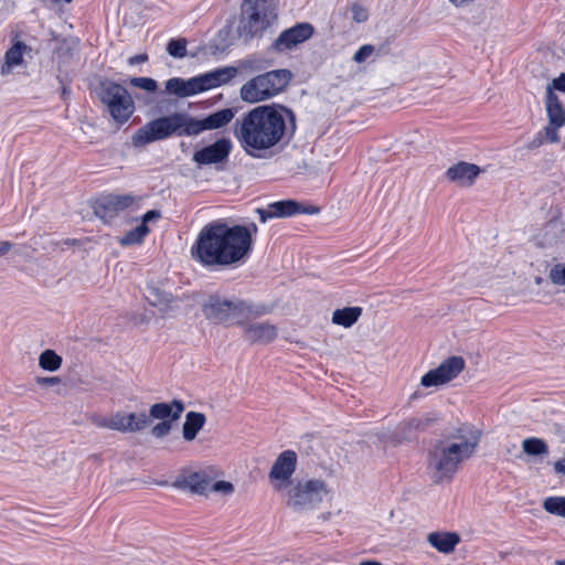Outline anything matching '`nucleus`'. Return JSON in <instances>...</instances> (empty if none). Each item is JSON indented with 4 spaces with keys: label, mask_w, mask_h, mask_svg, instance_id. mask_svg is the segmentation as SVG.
Returning a JSON list of instances; mask_svg holds the SVG:
<instances>
[{
    "label": "nucleus",
    "mask_w": 565,
    "mask_h": 565,
    "mask_svg": "<svg viewBox=\"0 0 565 565\" xmlns=\"http://www.w3.org/2000/svg\"><path fill=\"white\" fill-rule=\"evenodd\" d=\"M295 115L281 105H260L234 122L233 135L242 150L253 159H270L289 141Z\"/></svg>",
    "instance_id": "f257e3e1"
},
{
    "label": "nucleus",
    "mask_w": 565,
    "mask_h": 565,
    "mask_svg": "<svg viewBox=\"0 0 565 565\" xmlns=\"http://www.w3.org/2000/svg\"><path fill=\"white\" fill-rule=\"evenodd\" d=\"M257 226L231 225L224 220L205 224L191 247L193 259L205 267H235L252 252Z\"/></svg>",
    "instance_id": "f03ea898"
},
{
    "label": "nucleus",
    "mask_w": 565,
    "mask_h": 565,
    "mask_svg": "<svg viewBox=\"0 0 565 565\" xmlns=\"http://www.w3.org/2000/svg\"><path fill=\"white\" fill-rule=\"evenodd\" d=\"M481 431L465 424L437 440L428 450L426 470L434 484L450 482L462 462L475 456Z\"/></svg>",
    "instance_id": "7ed1b4c3"
},
{
    "label": "nucleus",
    "mask_w": 565,
    "mask_h": 565,
    "mask_svg": "<svg viewBox=\"0 0 565 565\" xmlns=\"http://www.w3.org/2000/svg\"><path fill=\"white\" fill-rule=\"evenodd\" d=\"M233 118L234 111L231 108L217 110L203 119L193 118L186 113H173L143 125L134 134L131 142L134 147L140 148L148 143L167 139L173 135L198 136L205 130L223 128L228 125Z\"/></svg>",
    "instance_id": "20e7f679"
},
{
    "label": "nucleus",
    "mask_w": 565,
    "mask_h": 565,
    "mask_svg": "<svg viewBox=\"0 0 565 565\" xmlns=\"http://www.w3.org/2000/svg\"><path fill=\"white\" fill-rule=\"evenodd\" d=\"M204 317L214 323L233 324L244 323L245 320L257 318L264 313L252 305L238 300L228 299L218 294L210 295L202 305Z\"/></svg>",
    "instance_id": "39448f33"
},
{
    "label": "nucleus",
    "mask_w": 565,
    "mask_h": 565,
    "mask_svg": "<svg viewBox=\"0 0 565 565\" xmlns=\"http://www.w3.org/2000/svg\"><path fill=\"white\" fill-rule=\"evenodd\" d=\"M330 495L328 483L319 478H301L281 493L286 507L295 512L317 510Z\"/></svg>",
    "instance_id": "423d86ee"
},
{
    "label": "nucleus",
    "mask_w": 565,
    "mask_h": 565,
    "mask_svg": "<svg viewBox=\"0 0 565 565\" xmlns=\"http://www.w3.org/2000/svg\"><path fill=\"white\" fill-rule=\"evenodd\" d=\"M237 67L225 66L189 79L172 77L166 82V92L179 98L196 95L230 83L237 75Z\"/></svg>",
    "instance_id": "0eeeda50"
},
{
    "label": "nucleus",
    "mask_w": 565,
    "mask_h": 565,
    "mask_svg": "<svg viewBox=\"0 0 565 565\" xmlns=\"http://www.w3.org/2000/svg\"><path fill=\"white\" fill-rule=\"evenodd\" d=\"M292 78L288 70H275L247 81L239 90L242 100L255 104L269 99L284 90Z\"/></svg>",
    "instance_id": "6e6552de"
},
{
    "label": "nucleus",
    "mask_w": 565,
    "mask_h": 565,
    "mask_svg": "<svg viewBox=\"0 0 565 565\" xmlns=\"http://www.w3.org/2000/svg\"><path fill=\"white\" fill-rule=\"evenodd\" d=\"M278 0H244L238 35L245 42L262 33L276 19Z\"/></svg>",
    "instance_id": "1a4fd4ad"
},
{
    "label": "nucleus",
    "mask_w": 565,
    "mask_h": 565,
    "mask_svg": "<svg viewBox=\"0 0 565 565\" xmlns=\"http://www.w3.org/2000/svg\"><path fill=\"white\" fill-rule=\"evenodd\" d=\"M96 94L116 122L125 124L132 116L134 99L120 84L109 79L102 81L96 88Z\"/></svg>",
    "instance_id": "9d476101"
},
{
    "label": "nucleus",
    "mask_w": 565,
    "mask_h": 565,
    "mask_svg": "<svg viewBox=\"0 0 565 565\" xmlns=\"http://www.w3.org/2000/svg\"><path fill=\"white\" fill-rule=\"evenodd\" d=\"M297 454L290 449L278 455L268 473L274 491L281 494L294 483L291 478L297 469Z\"/></svg>",
    "instance_id": "9b49d317"
},
{
    "label": "nucleus",
    "mask_w": 565,
    "mask_h": 565,
    "mask_svg": "<svg viewBox=\"0 0 565 565\" xmlns=\"http://www.w3.org/2000/svg\"><path fill=\"white\" fill-rule=\"evenodd\" d=\"M547 124L544 134L551 143L559 142V129L565 126V108L556 93L545 92L544 98Z\"/></svg>",
    "instance_id": "f8f14e48"
},
{
    "label": "nucleus",
    "mask_w": 565,
    "mask_h": 565,
    "mask_svg": "<svg viewBox=\"0 0 565 565\" xmlns=\"http://www.w3.org/2000/svg\"><path fill=\"white\" fill-rule=\"evenodd\" d=\"M466 362L461 356H450L443 361L439 366L430 370L420 379L424 387L439 386L457 377L465 369Z\"/></svg>",
    "instance_id": "ddd939ff"
},
{
    "label": "nucleus",
    "mask_w": 565,
    "mask_h": 565,
    "mask_svg": "<svg viewBox=\"0 0 565 565\" xmlns=\"http://www.w3.org/2000/svg\"><path fill=\"white\" fill-rule=\"evenodd\" d=\"M136 198L131 194H109L98 199L94 205V213L105 223L110 222L120 213L135 204Z\"/></svg>",
    "instance_id": "4468645a"
},
{
    "label": "nucleus",
    "mask_w": 565,
    "mask_h": 565,
    "mask_svg": "<svg viewBox=\"0 0 565 565\" xmlns=\"http://www.w3.org/2000/svg\"><path fill=\"white\" fill-rule=\"evenodd\" d=\"M319 209L305 205L294 200H284L268 204L265 209H257L262 222L273 217H289L296 214H317Z\"/></svg>",
    "instance_id": "2eb2a0df"
},
{
    "label": "nucleus",
    "mask_w": 565,
    "mask_h": 565,
    "mask_svg": "<svg viewBox=\"0 0 565 565\" xmlns=\"http://www.w3.org/2000/svg\"><path fill=\"white\" fill-rule=\"evenodd\" d=\"M313 31L315 29L310 23H298L282 31L274 42V47L279 52L290 50L310 39Z\"/></svg>",
    "instance_id": "dca6fc26"
},
{
    "label": "nucleus",
    "mask_w": 565,
    "mask_h": 565,
    "mask_svg": "<svg viewBox=\"0 0 565 565\" xmlns=\"http://www.w3.org/2000/svg\"><path fill=\"white\" fill-rule=\"evenodd\" d=\"M233 143L228 138H222L204 147L193 154V161L200 166L218 163L226 160L232 151Z\"/></svg>",
    "instance_id": "f3484780"
},
{
    "label": "nucleus",
    "mask_w": 565,
    "mask_h": 565,
    "mask_svg": "<svg viewBox=\"0 0 565 565\" xmlns=\"http://www.w3.org/2000/svg\"><path fill=\"white\" fill-rule=\"evenodd\" d=\"M482 172L481 168L475 163L459 161L450 166L446 172V178L459 186H471L479 174Z\"/></svg>",
    "instance_id": "a211bd4d"
},
{
    "label": "nucleus",
    "mask_w": 565,
    "mask_h": 565,
    "mask_svg": "<svg viewBox=\"0 0 565 565\" xmlns=\"http://www.w3.org/2000/svg\"><path fill=\"white\" fill-rule=\"evenodd\" d=\"M31 47L22 41H15L4 53L0 66V75L8 76L14 68L25 66L24 55L31 52Z\"/></svg>",
    "instance_id": "6ab92c4d"
},
{
    "label": "nucleus",
    "mask_w": 565,
    "mask_h": 565,
    "mask_svg": "<svg viewBox=\"0 0 565 565\" xmlns=\"http://www.w3.org/2000/svg\"><path fill=\"white\" fill-rule=\"evenodd\" d=\"M278 329L269 322L250 323L244 327V339L252 344H267L276 340Z\"/></svg>",
    "instance_id": "aec40b11"
},
{
    "label": "nucleus",
    "mask_w": 565,
    "mask_h": 565,
    "mask_svg": "<svg viewBox=\"0 0 565 565\" xmlns=\"http://www.w3.org/2000/svg\"><path fill=\"white\" fill-rule=\"evenodd\" d=\"M116 430L120 433L141 431L150 425L149 416L145 413H115Z\"/></svg>",
    "instance_id": "412c9836"
},
{
    "label": "nucleus",
    "mask_w": 565,
    "mask_h": 565,
    "mask_svg": "<svg viewBox=\"0 0 565 565\" xmlns=\"http://www.w3.org/2000/svg\"><path fill=\"white\" fill-rule=\"evenodd\" d=\"M211 479L204 471L183 473L173 482V487L192 493L204 494L210 489Z\"/></svg>",
    "instance_id": "4be33fe9"
},
{
    "label": "nucleus",
    "mask_w": 565,
    "mask_h": 565,
    "mask_svg": "<svg viewBox=\"0 0 565 565\" xmlns=\"http://www.w3.org/2000/svg\"><path fill=\"white\" fill-rule=\"evenodd\" d=\"M184 411V405L181 401L173 399L171 403H156L150 406L149 419L154 418L160 422L171 420L175 422L180 418Z\"/></svg>",
    "instance_id": "5701e85b"
},
{
    "label": "nucleus",
    "mask_w": 565,
    "mask_h": 565,
    "mask_svg": "<svg viewBox=\"0 0 565 565\" xmlns=\"http://www.w3.org/2000/svg\"><path fill=\"white\" fill-rule=\"evenodd\" d=\"M431 547L443 554H451L460 543V535L456 532L436 531L427 535Z\"/></svg>",
    "instance_id": "b1692460"
},
{
    "label": "nucleus",
    "mask_w": 565,
    "mask_h": 565,
    "mask_svg": "<svg viewBox=\"0 0 565 565\" xmlns=\"http://www.w3.org/2000/svg\"><path fill=\"white\" fill-rule=\"evenodd\" d=\"M206 417L203 413L189 412L182 426V436L186 441L195 439L198 433L205 425Z\"/></svg>",
    "instance_id": "393cba45"
},
{
    "label": "nucleus",
    "mask_w": 565,
    "mask_h": 565,
    "mask_svg": "<svg viewBox=\"0 0 565 565\" xmlns=\"http://www.w3.org/2000/svg\"><path fill=\"white\" fill-rule=\"evenodd\" d=\"M361 315V307H345L343 309L334 310L332 313L331 321L337 326L350 328L359 320Z\"/></svg>",
    "instance_id": "a878e982"
},
{
    "label": "nucleus",
    "mask_w": 565,
    "mask_h": 565,
    "mask_svg": "<svg viewBox=\"0 0 565 565\" xmlns=\"http://www.w3.org/2000/svg\"><path fill=\"white\" fill-rule=\"evenodd\" d=\"M39 365L45 371L55 372L62 365V358L54 350L46 349L39 356Z\"/></svg>",
    "instance_id": "bb28decb"
},
{
    "label": "nucleus",
    "mask_w": 565,
    "mask_h": 565,
    "mask_svg": "<svg viewBox=\"0 0 565 565\" xmlns=\"http://www.w3.org/2000/svg\"><path fill=\"white\" fill-rule=\"evenodd\" d=\"M148 233V225L140 224L137 227L128 231L124 236L119 238L118 242L122 246L140 244Z\"/></svg>",
    "instance_id": "cd10ccee"
},
{
    "label": "nucleus",
    "mask_w": 565,
    "mask_h": 565,
    "mask_svg": "<svg viewBox=\"0 0 565 565\" xmlns=\"http://www.w3.org/2000/svg\"><path fill=\"white\" fill-rule=\"evenodd\" d=\"M542 507L547 513L565 519V497H547L543 500Z\"/></svg>",
    "instance_id": "c85d7f7f"
},
{
    "label": "nucleus",
    "mask_w": 565,
    "mask_h": 565,
    "mask_svg": "<svg viewBox=\"0 0 565 565\" xmlns=\"http://www.w3.org/2000/svg\"><path fill=\"white\" fill-rule=\"evenodd\" d=\"M523 451L530 456H540L546 455L548 452V447L546 443L536 437L526 438L522 443Z\"/></svg>",
    "instance_id": "c756f323"
},
{
    "label": "nucleus",
    "mask_w": 565,
    "mask_h": 565,
    "mask_svg": "<svg viewBox=\"0 0 565 565\" xmlns=\"http://www.w3.org/2000/svg\"><path fill=\"white\" fill-rule=\"evenodd\" d=\"M147 299L151 306L168 307L172 297L170 294L161 291L158 288H150L147 294Z\"/></svg>",
    "instance_id": "7c9ffc66"
},
{
    "label": "nucleus",
    "mask_w": 565,
    "mask_h": 565,
    "mask_svg": "<svg viewBox=\"0 0 565 565\" xmlns=\"http://www.w3.org/2000/svg\"><path fill=\"white\" fill-rule=\"evenodd\" d=\"M266 63L263 58L257 57L255 55L248 56L245 60L239 62V68L242 71L253 73V72H259L264 68H266Z\"/></svg>",
    "instance_id": "2f4dec72"
},
{
    "label": "nucleus",
    "mask_w": 565,
    "mask_h": 565,
    "mask_svg": "<svg viewBox=\"0 0 565 565\" xmlns=\"http://www.w3.org/2000/svg\"><path fill=\"white\" fill-rule=\"evenodd\" d=\"M168 53L178 58L186 55V41L185 39L171 40L167 45Z\"/></svg>",
    "instance_id": "473e14b6"
},
{
    "label": "nucleus",
    "mask_w": 565,
    "mask_h": 565,
    "mask_svg": "<svg viewBox=\"0 0 565 565\" xmlns=\"http://www.w3.org/2000/svg\"><path fill=\"white\" fill-rule=\"evenodd\" d=\"M130 85L149 93H153L158 88V84L153 78L150 77H132L129 81Z\"/></svg>",
    "instance_id": "72a5a7b5"
},
{
    "label": "nucleus",
    "mask_w": 565,
    "mask_h": 565,
    "mask_svg": "<svg viewBox=\"0 0 565 565\" xmlns=\"http://www.w3.org/2000/svg\"><path fill=\"white\" fill-rule=\"evenodd\" d=\"M550 280L557 286H565V262L555 264L548 273Z\"/></svg>",
    "instance_id": "f704fd0d"
},
{
    "label": "nucleus",
    "mask_w": 565,
    "mask_h": 565,
    "mask_svg": "<svg viewBox=\"0 0 565 565\" xmlns=\"http://www.w3.org/2000/svg\"><path fill=\"white\" fill-rule=\"evenodd\" d=\"M89 420L99 428L116 430L115 414L109 417L94 414L89 417Z\"/></svg>",
    "instance_id": "c9c22d12"
},
{
    "label": "nucleus",
    "mask_w": 565,
    "mask_h": 565,
    "mask_svg": "<svg viewBox=\"0 0 565 565\" xmlns=\"http://www.w3.org/2000/svg\"><path fill=\"white\" fill-rule=\"evenodd\" d=\"M172 429L171 420L159 422L151 428V435L156 438H162L170 434Z\"/></svg>",
    "instance_id": "e433bc0d"
},
{
    "label": "nucleus",
    "mask_w": 565,
    "mask_h": 565,
    "mask_svg": "<svg viewBox=\"0 0 565 565\" xmlns=\"http://www.w3.org/2000/svg\"><path fill=\"white\" fill-rule=\"evenodd\" d=\"M375 47L373 45L364 44L354 53L353 61L359 64L363 63L373 55Z\"/></svg>",
    "instance_id": "4c0bfd02"
},
{
    "label": "nucleus",
    "mask_w": 565,
    "mask_h": 565,
    "mask_svg": "<svg viewBox=\"0 0 565 565\" xmlns=\"http://www.w3.org/2000/svg\"><path fill=\"white\" fill-rule=\"evenodd\" d=\"M351 13H352V19L356 22V23H362V22H365L369 18V12L367 10L359 4V3H353L351 6Z\"/></svg>",
    "instance_id": "58836bf2"
},
{
    "label": "nucleus",
    "mask_w": 565,
    "mask_h": 565,
    "mask_svg": "<svg viewBox=\"0 0 565 565\" xmlns=\"http://www.w3.org/2000/svg\"><path fill=\"white\" fill-rule=\"evenodd\" d=\"M548 90L552 93L558 90L565 94V72L562 73L558 77L553 78L552 82L546 85L545 92Z\"/></svg>",
    "instance_id": "ea45409f"
},
{
    "label": "nucleus",
    "mask_w": 565,
    "mask_h": 565,
    "mask_svg": "<svg viewBox=\"0 0 565 565\" xmlns=\"http://www.w3.org/2000/svg\"><path fill=\"white\" fill-rule=\"evenodd\" d=\"M211 490L214 492H220L225 495H230L234 492V486L233 483L228 481H216L211 486Z\"/></svg>",
    "instance_id": "a19ab883"
},
{
    "label": "nucleus",
    "mask_w": 565,
    "mask_h": 565,
    "mask_svg": "<svg viewBox=\"0 0 565 565\" xmlns=\"http://www.w3.org/2000/svg\"><path fill=\"white\" fill-rule=\"evenodd\" d=\"M544 143H551L547 139L546 135L544 134V128L536 134V136L531 141L530 147L531 148H539Z\"/></svg>",
    "instance_id": "79ce46f5"
},
{
    "label": "nucleus",
    "mask_w": 565,
    "mask_h": 565,
    "mask_svg": "<svg viewBox=\"0 0 565 565\" xmlns=\"http://www.w3.org/2000/svg\"><path fill=\"white\" fill-rule=\"evenodd\" d=\"M428 419L423 420L422 418H412L408 422H406V425L411 429L422 430L428 425Z\"/></svg>",
    "instance_id": "37998d69"
},
{
    "label": "nucleus",
    "mask_w": 565,
    "mask_h": 565,
    "mask_svg": "<svg viewBox=\"0 0 565 565\" xmlns=\"http://www.w3.org/2000/svg\"><path fill=\"white\" fill-rule=\"evenodd\" d=\"M161 217V212L158 210H150L147 213H145L141 217L142 223L147 225L149 222L157 221Z\"/></svg>",
    "instance_id": "c03bdc74"
},
{
    "label": "nucleus",
    "mask_w": 565,
    "mask_h": 565,
    "mask_svg": "<svg viewBox=\"0 0 565 565\" xmlns=\"http://www.w3.org/2000/svg\"><path fill=\"white\" fill-rule=\"evenodd\" d=\"M36 383L43 386L56 385L60 383V379L56 376L52 377H38Z\"/></svg>",
    "instance_id": "a18cd8bd"
},
{
    "label": "nucleus",
    "mask_w": 565,
    "mask_h": 565,
    "mask_svg": "<svg viewBox=\"0 0 565 565\" xmlns=\"http://www.w3.org/2000/svg\"><path fill=\"white\" fill-rule=\"evenodd\" d=\"M147 60H148V55L147 54H138V55H134V56L129 57L128 63L130 65H136V64L143 63Z\"/></svg>",
    "instance_id": "49530a36"
},
{
    "label": "nucleus",
    "mask_w": 565,
    "mask_h": 565,
    "mask_svg": "<svg viewBox=\"0 0 565 565\" xmlns=\"http://www.w3.org/2000/svg\"><path fill=\"white\" fill-rule=\"evenodd\" d=\"M554 470L557 475L565 476V458L559 459L554 463Z\"/></svg>",
    "instance_id": "de8ad7c7"
},
{
    "label": "nucleus",
    "mask_w": 565,
    "mask_h": 565,
    "mask_svg": "<svg viewBox=\"0 0 565 565\" xmlns=\"http://www.w3.org/2000/svg\"><path fill=\"white\" fill-rule=\"evenodd\" d=\"M11 249V244L9 242H0V256H3Z\"/></svg>",
    "instance_id": "09e8293b"
},
{
    "label": "nucleus",
    "mask_w": 565,
    "mask_h": 565,
    "mask_svg": "<svg viewBox=\"0 0 565 565\" xmlns=\"http://www.w3.org/2000/svg\"><path fill=\"white\" fill-rule=\"evenodd\" d=\"M455 7L460 8L471 3L473 0H449Z\"/></svg>",
    "instance_id": "8fccbe9b"
},
{
    "label": "nucleus",
    "mask_w": 565,
    "mask_h": 565,
    "mask_svg": "<svg viewBox=\"0 0 565 565\" xmlns=\"http://www.w3.org/2000/svg\"><path fill=\"white\" fill-rule=\"evenodd\" d=\"M359 565H383V564H381L380 562H376V561H364V562H361Z\"/></svg>",
    "instance_id": "3c124183"
},
{
    "label": "nucleus",
    "mask_w": 565,
    "mask_h": 565,
    "mask_svg": "<svg viewBox=\"0 0 565 565\" xmlns=\"http://www.w3.org/2000/svg\"><path fill=\"white\" fill-rule=\"evenodd\" d=\"M63 244L66 246H71V245L77 244V241L67 238V239L63 241Z\"/></svg>",
    "instance_id": "603ef678"
},
{
    "label": "nucleus",
    "mask_w": 565,
    "mask_h": 565,
    "mask_svg": "<svg viewBox=\"0 0 565 565\" xmlns=\"http://www.w3.org/2000/svg\"><path fill=\"white\" fill-rule=\"evenodd\" d=\"M554 565H565V559H556Z\"/></svg>",
    "instance_id": "864d4df0"
},
{
    "label": "nucleus",
    "mask_w": 565,
    "mask_h": 565,
    "mask_svg": "<svg viewBox=\"0 0 565 565\" xmlns=\"http://www.w3.org/2000/svg\"><path fill=\"white\" fill-rule=\"evenodd\" d=\"M542 280H543V279H542V277H536V278H535V282H536L537 285H540V284L542 282Z\"/></svg>",
    "instance_id": "5fc2aeb1"
}]
</instances>
